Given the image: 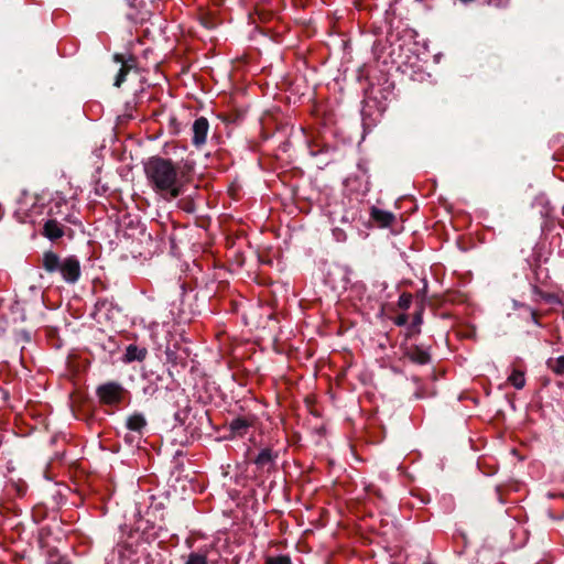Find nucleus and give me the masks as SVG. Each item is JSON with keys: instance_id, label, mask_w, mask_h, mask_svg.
I'll list each match as a JSON object with an SVG mask.
<instances>
[{"instance_id": "cd10ccee", "label": "nucleus", "mask_w": 564, "mask_h": 564, "mask_svg": "<svg viewBox=\"0 0 564 564\" xmlns=\"http://www.w3.org/2000/svg\"><path fill=\"white\" fill-rule=\"evenodd\" d=\"M530 313H531V317H532L533 322H534L535 324H538L536 316H535V312H534L533 310H531V311H530Z\"/></svg>"}, {"instance_id": "2eb2a0df", "label": "nucleus", "mask_w": 564, "mask_h": 564, "mask_svg": "<svg viewBox=\"0 0 564 564\" xmlns=\"http://www.w3.org/2000/svg\"><path fill=\"white\" fill-rule=\"evenodd\" d=\"M249 426V422L243 417H236L229 424L230 431L239 436L245 435Z\"/></svg>"}, {"instance_id": "b1692460", "label": "nucleus", "mask_w": 564, "mask_h": 564, "mask_svg": "<svg viewBox=\"0 0 564 564\" xmlns=\"http://www.w3.org/2000/svg\"><path fill=\"white\" fill-rule=\"evenodd\" d=\"M358 170L362 173V175L366 177V184L369 183V175H368V166L366 161H359L357 164Z\"/></svg>"}, {"instance_id": "a211bd4d", "label": "nucleus", "mask_w": 564, "mask_h": 564, "mask_svg": "<svg viewBox=\"0 0 564 564\" xmlns=\"http://www.w3.org/2000/svg\"><path fill=\"white\" fill-rule=\"evenodd\" d=\"M111 305L112 303L107 299H98L95 304L94 315L107 317V313L110 310Z\"/></svg>"}, {"instance_id": "39448f33", "label": "nucleus", "mask_w": 564, "mask_h": 564, "mask_svg": "<svg viewBox=\"0 0 564 564\" xmlns=\"http://www.w3.org/2000/svg\"><path fill=\"white\" fill-rule=\"evenodd\" d=\"M63 281L68 284L78 282L82 274L79 259L76 256H67L63 258Z\"/></svg>"}, {"instance_id": "dca6fc26", "label": "nucleus", "mask_w": 564, "mask_h": 564, "mask_svg": "<svg viewBox=\"0 0 564 564\" xmlns=\"http://www.w3.org/2000/svg\"><path fill=\"white\" fill-rule=\"evenodd\" d=\"M508 382L518 390L523 389L525 386L524 372L519 369H513L508 377Z\"/></svg>"}, {"instance_id": "f8f14e48", "label": "nucleus", "mask_w": 564, "mask_h": 564, "mask_svg": "<svg viewBox=\"0 0 564 564\" xmlns=\"http://www.w3.org/2000/svg\"><path fill=\"white\" fill-rule=\"evenodd\" d=\"M143 380V394L147 397H153L160 390V381H162V378L159 375L151 372L150 375H147Z\"/></svg>"}, {"instance_id": "5701e85b", "label": "nucleus", "mask_w": 564, "mask_h": 564, "mask_svg": "<svg viewBox=\"0 0 564 564\" xmlns=\"http://www.w3.org/2000/svg\"><path fill=\"white\" fill-rule=\"evenodd\" d=\"M265 564H292L289 555L269 556Z\"/></svg>"}, {"instance_id": "bb28decb", "label": "nucleus", "mask_w": 564, "mask_h": 564, "mask_svg": "<svg viewBox=\"0 0 564 564\" xmlns=\"http://www.w3.org/2000/svg\"><path fill=\"white\" fill-rule=\"evenodd\" d=\"M426 290H427V283L424 282V286L423 289L417 293V295H420L422 299L425 297V294H426Z\"/></svg>"}, {"instance_id": "6ab92c4d", "label": "nucleus", "mask_w": 564, "mask_h": 564, "mask_svg": "<svg viewBox=\"0 0 564 564\" xmlns=\"http://www.w3.org/2000/svg\"><path fill=\"white\" fill-rule=\"evenodd\" d=\"M547 367L556 375L564 376V356L557 358H550Z\"/></svg>"}, {"instance_id": "9d476101", "label": "nucleus", "mask_w": 564, "mask_h": 564, "mask_svg": "<svg viewBox=\"0 0 564 564\" xmlns=\"http://www.w3.org/2000/svg\"><path fill=\"white\" fill-rule=\"evenodd\" d=\"M147 419L145 416L140 412H134L131 415H129L126 420V427L132 432L137 433L139 436L143 434V431L147 427Z\"/></svg>"}, {"instance_id": "0eeeda50", "label": "nucleus", "mask_w": 564, "mask_h": 564, "mask_svg": "<svg viewBox=\"0 0 564 564\" xmlns=\"http://www.w3.org/2000/svg\"><path fill=\"white\" fill-rule=\"evenodd\" d=\"M209 129L208 120L205 117L197 118L192 127L193 138L192 142L196 147H200L205 144L207 139V133Z\"/></svg>"}, {"instance_id": "aec40b11", "label": "nucleus", "mask_w": 564, "mask_h": 564, "mask_svg": "<svg viewBox=\"0 0 564 564\" xmlns=\"http://www.w3.org/2000/svg\"><path fill=\"white\" fill-rule=\"evenodd\" d=\"M115 59L117 62H121L123 64L115 79V86L120 87L121 84L126 80V77H127L130 66L124 64L121 56L118 54L115 55Z\"/></svg>"}, {"instance_id": "f03ea898", "label": "nucleus", "mask_w": 564, "mask_h": 564, "mask_svg": "<svg viewBox=\"0 0 564 564\" xmlns=\"http://www.w3.org/2000/svg\"><path fill=\"white\" fill-rule=\"evenodd\" d=\"M144 541L139 531H129L127 535L122 531V535L117 542V552L119 564H139L144 554Z\"/></svg>"}, {"instance_id": "f3484780", "label": "nucleus", "mask_w": 564, "mask_h": 564, "mask_svg": "<svg viewBox=\"0 0 564 564\" xmlns=\"http://www.w3.org/2000/svg\"><path fill=\"white\" fill-rule=\"evenodd\" d=\"M184 564H208L206 552H191L183 556Z\"/></svg>"}, {"instance_id": "c85d7f7f", "label": "nucleus", "mask_w": 564, "mask_h": 564, "mask_svg": "<svg viewBox=\"0 0 564 564\" xmlns=\"http://www.w3.org/2000/svg\"><path fill=\"white\" fill-rule=\"evenodd\" d=\"M348 273H349V270H347V269H346V270H345V278H344V280H345V282H346V283H349Z\"/></svg>"}, {"instance_id": "ddd939ff", "label": "nucleus", "mask_w": 564, "mask_h": 564, "mask_svg": "<svg viewBox=\"0 0 564 564\" xmlns=\"http://www.w3.org/2000/svg\"><path fill=\"white\" fill-rule=\"evenodd\" d=\"M371 218L373 221L382 227L390 226L394 220V215L390 212H386L376 207L371 208Z\"/></svg>"}, {"instance_id": "20e7f679", "label": "nucleus", "mask_w": 564, "mask_h": 564, "mask_svg": "<svg viewBox=\"0 0 564 564\" xmlns=\"http://www.w3.org/2000/svg\"><path fill=\"white\" fill-rule=\"evenodd\" d=\"M279 453L272 448L264 447L260 449L252 463L256 465L257 471L264 474L276 469Z\"/></svg>"}, {"instance_id": "412c9836", "label": "nucleus", "mask_w": 564, "mask_h": 564, "mask_svg": "<svg viewBox=\"0 0 564 564\" xmlns=\"http://www.w3.org/2000/svg\"><path fill=\"white\" fill-rule=\"evenodd\" d=\"M411 304H412V295L410 293H402L399 296L398 306L401 310H403V311L409 310Z\"/></svg>"}, {"instance_id": "6e6552de", "label": "nucleus", "mask_w": 564, "mask_h": 564, "mask_svg": "<svg viewBox=\"0 0 564 564\" xmlns=\"http://www.w3.org/2000/svg\"><path fill=\"white\" fill-rule=\"evenodd\" d=\"M63 258L48 250L43 253L42 267L47 273H63Z\"/></svg>"}, {"instance_id": "7ed1b4c3", "label": "nucleus", "mask_w": 564, "mask_h": 564, "mask_svg": "<svg viewBox=\"0 0 564 564\" xmlns=\"http://www.w3.org/2000/svg\"><path fill=\"white\" fill-rule=\"evenodd\" d=\"M96 394L100 403L112 406L118 405L123 401L127 390L121 383L117 381H109L98 386Z\"/></svg>"}, {"instance_id": "f257e3e1", "label": "nucleus", "mask_w": 564, "mask_h": 564, "mask_svg": "<svg viewBox=\"0 0 564 564\" xmlns=\"http://www.w3.org/2000/svg\"><path fill=\"white\" fill-rule=\"evenodd\" d=\"M143 170L149 186L164 199L172 200L183 194V176L171 159L151 156L143 163Z\"/></svg>"}, {"instance_id": "4be33fe9", "label": "nucleus", "mask_w": 564, "mask_h": 564, "mask_svg": "<svg viewBox=\"0 0 564 564\" xmlns=\"http://www.w3.org/2000/svg\"><path fill=\"white\" fill-rule=\"evenodd\" d=\"M166 361L172 366H176L181 362V358L174 349L166 347L165 349Z\"/></svg>"}, {"instance_id": "423d86ee", "label": "nucleus", "mask_w": 564, "mask_h": 564, "mask_svg": "<svg viewBox=\"0 0 564 564\" xmlns=\"http://www.w3.org/2000/svg\"><path fill=\"white\" fill-rule=\"evenodd\" d=\"M48 216L51 218L57 217L59 221L75 224L76 220L69 212L68 203L64 198L54 200L53 205L48 209Z\"/></svg>"}, {"instance_id": "a878e982", "label": "nucleus", "mask_w": 564, "mask_h": 564, "mask_svg": "<svg viewBox=\"0 0 564 564\" xmlns=\"http://www.w3.org/2000/svg\"><path fill=\"white\" fill-rule=\"evenodd\" d=\"M422 322H423L422 314L421 313L415 314V316L413 318V324L414 325H421Z\"/></svg>"}, {"instance_id": "4468645a", "label": "nucleus", "mask_w": 564, "mask_h": 564, "mask_svg": "<svg viewBox=\"0 0 564 564\" xmlns=\"http://www.w3.org/2000/svg\"><path fill=\"white\" fill-rule=\"evenodd\" d=\"M147 356V349L140 348L135 345H129L126 349L124 360L128 362L131 361H142Z\"/></svg>"}, {"instance_id": "393cba45", "label": "nucleus", "mask_w": 564, "mask_h": 564, "mask_svg": "<svg viewBox=\"0 0 564 564\" xmlns=\"http://www.w3.org/2000/svg\"><path fill=\"white\" fill-rule=\"evenodd\" d=\"M48 564H69V562L64 557L51 558Z\"/></svg>"}, {"instance_id": "9b49d317", "label": "nucleus", "mask_w": 564, "mask_h": 564, "mask_svg": "<svg viewBox=\"0 0 564 564\" xmlns=\"http://www.w3.org/2000/svg\"><path fill=\"white\" fill-rule=\"evenodd\" d=\"M405 356L417 365H426L431 361L430 352L420 346H412L408 348Z\"/></svg>"}, {"instance_id": "1a4fd4ad", "label": "nucleus", "mask_w": 564, "mask_h": 564, "mask_svg": "<svg viewBox=\"0 0 564 564\" xmlns=\"http://www.w3.org/2000/svg\"><path fill=\"white\" fill-rule=\"evenodd\" d=\"M43 235L51 241H55L64 236V226L57 217L50 218L43 226Z\"/></svg>"}]
</instances>
